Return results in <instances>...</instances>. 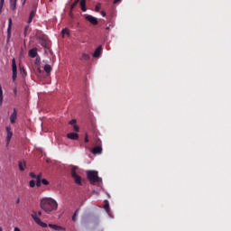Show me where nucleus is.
Listing matches in <instances>:
<instances>
[{"label":"nucleus","instance_id":"nucleus-1","mask_svg":"<svg viewBox=\"0 0 231 231\" xmlns=\"http://www.w3.org/2000/svg\"><path fill=\"white\" fill-rule=\"evenodd\" d=\"M40 208L47 214H50V212H53V210L59 208V204L57 203V200L52 198H42L40 200Z\"/></svg>","mask_w":231,"mask_h":231},{"label":"nucleus","instance_id":"nucleus-2","mask_svg":"<svg viewBox=\"0 0 231 231\" xmlns=\"http://www.w3.org/2000/svg\"><path fill=\"white\" fill-rule=\"evenodd\" d=\"M87 178L89 180L91 185H95V183H100V181H102V179L98 177V171H88Z\"/></svg>","mask_w":231,"mask_h":231},{"label":"nucleus","instance_id":"nucleus-3","mask_svg":"<svg viewBox=\"0 0 231 231\" xmlns=\"http://www.w3.org/2000/svg\"><path fill=\"white\" fill-rule=\"evenodd\" d=\"M71 176L77 185H82V178L77 174V166L72 167Z\"/></svg>","mask_w":231,"mask_h":231},{"label":"nucleus","instance_id":"nucleus-4","mask_svg":"<svg viewBox=\"0 0 231 231\" xmlns=\"http://www.w3.org/2000/svg\"><path fill=\"white\" fill-rule=\"evenodd\" d=\"M84 17L86 21H88V23H90V24H93V26H97V24H98V19H97V17L90 14H85Z\"/></svg>","mask_w":231,"mask_h":231},{"label":"nucleus","instance_id":"nucleus-5","mask_svg":"<svg viewBox=\"0 0 231 231\" xmlns=\"http://www.w3.org/2000/svg\"><path fill=\"white\" fill-rule=\"evenodd\" d=\"M5 131L7 133L6 135V145H10V142L12 140V137L14 136V132H12V127L6 126Z\"/></svg>","mask_w":231,"mask_h":231},{"label":"nucleus","instance_id":"nucleus-6","mask_svg":"<svg viewBox=\"0 0 231 231\" xmlns=\"http://www.w3.org/2000/svg\"><path fill=\"white\" fill-rule=\"evenodd\" d=\"M12 69H13V82H15L17 79V64L15 63V59L12 60Z\"/></svg>","mask_w":231,"mask_h":231},{"label":"nucleus","instance_id":"nucleus-7","mask_svg":"<svg viewBox=\"0 0 231 231\" xmlns=\"http://www.w3.org/2000/svg\"><path fill=\"white\" fill-rule=\"evenodd\" d=\"M12 37V18L8 19V28H7V42L10 41Z\"/></svg>","mask_w":231,"mask_h":231},{"label":"nucleus","instance_id":"nucleus-8","mask_svg":"<svg viewBox=\"0 0 231 231\" xmlns=\"http://www.w3.org/2000/svg\"><path fill=\"white\" fill-rule=\"evenodd\" d=\"M37 39L40 41V44L43 47L46 48L48 46V42H46V36L42 35V36H37Z\"/></svg>","mask_w":231,"mask_h":231},{"label":"nucleus","instance_id":"nucleus-9","mask_svg":"<svg viewBox=\"0 0 231 231\" xmlns=\"http://www.w3.org/2000/svg\"><path fill=\"white\" fill-rule=\"evenodd\" d=\"M102 45H99L94 51L93 57L95 59H98V57H100V55H102Z\"/></svg>","mask_w":231,"mask_h":231},{"label":"nucleus","instance_id":"nucleus-10","mask_svg":"<svg viewBox=\"0 0 231 231\" xmlns=\"http://www.w3.org/2000/svg\"><path fill=\"white\" fill-rule=\"evenodd\" d=\"M35 14H37V9H32L27 22L28 24L32 23V21H33V17H35Z\"/></svg>","mask_w":231,"mask_h":231},{"label":"nucleus","instance_id":"nucleus-11","mask_svg":"<svg viewBox=\"0 0 231 231\" xmlns=\"http://www.w3.org/2000/svg\"><path fill=\"white\" fill-rule=\"evenodd\" d=\"M15 120H17V109L14 108V112L10 116L11 124H15Z\"/></svg>","mask_w":231,"mask_h":231},{"label":"nucleus","instance_id":"nucleus-12","mask_svg":"<svg viewBox=\"0 0 231 231\" xmlns=\"http://www.w3.org/2000/svg\"><path fill=\"white\" fill-rule=\"evenodd\" d=\"M92 154H102V146H96L91 150Z\"/></svg>","mask_w":231,"mask_h":231},{"label":"nucleus","instance_id":"nucleus-13","mask_svg":"<svg viewBox=\"0 0 231 231\" xmlns=\"http://www.w3.org/2000/svg\"><path fill=\"white\" fill-rule=\"evenodd\" d=\"M49 228H52V230H58V231L66 230V228H64L60 226H57L55 224H49Z\"/></svg>","mask_w":231,"mask_h":231},{"label":"nucleus","instance_id":"nucleus-14","mask_svg":"<svg viewBox=\"0 0 231 231\" xmlns=\"http://www.w3.org/2000/svg\"><path fill=\"white\" fill-rule=\"evenodd\" d=\"M29 57H31V59L37 57V48H32L29 51Z\"/></svg>","mask_w":231,"mask_h":231},{"label":"nucleus","instance_id":"nucleus-15","mask_svg":"<svg viewBox=\"0 0 231 231\" xmlns=\"http://www.w3.org/2000/svg\"><path fill=\"white\" fill-rule=\"evenodd\" d=\"M67 137L69 139V140H79V134H76V133H69L67 134Z\"/></svg>","mask_w":231,"mask_h":231},{"label":"nucleus","instance_id":"nucleus-16","mask_svg":"<svg viewBox=\"0 0 231 231\" xmlns=\"http://www.w3.org/2000/svg\"><path fill=\"white\" fill-rule=\"evenodd\" d=\"M18 167H19V171H21L22 172L24 171V169H26V162L20 161L18 162Z\"/></svg>","mask_w":231,"mask_h":231},{"label":"nucleus","instance_id":"nucleus-17","mask_svg":"<svg viewBox=\"0 0 231 231\" xmlns=\"http://www.w3.org/2000/svg\"><path fill=\"white\" fill-rule=\"evenodd\" d=\"M89 59H91V56L88 53L83 52L79 60H89Z\"/></svg>","mask_w":231,"mask_h":231},{"label":"nucleus","instance_id":"nucleus-18","mask_svg":"<svg viewBox=\"0 0 231 231\" xmlns=\"http://www.w3.org/2000/svg\"><path fill=\"white\" fill-rule=\"evenodd\" d=\"M32 217L37 225H41V223L42 222V220H41L39 217H37V213L32 214Z\"/></svg>","mask_w":231,"mask_h":231},{"label":"nucleus","instance_id":"nucleus-19","mask_svg":"<svg viewBox=\"0 0 231 231\" xmlns=\"http://www.w3.org/2000/svg\"><path fill=\"white\" fill-rule=\"evenodd\" d=\"M11 10H15L17 8V0H10Z\"/></svg>","mask_w":231,"mask_h":231},{"label":"nucleus","instance_id":"nucleus-20","mask_svg":"<svg viewBox=\"0 0 231 231\" xmlns=\"http://www.w3.org/2000/svg\"><path fill=\"white\" fill-rule=\"evenodd\" d=\"M80 8L82 12L88 11V8H86V0H80Z\"/></svg>","mask_w":231,"mask_h":231},{"label":"nucleus","instance_id":"nucleus-21","mask_svg":"<svg viewBox=\"0 0 231 231\" xmlns=\"http://www.w3.org/2000/svg\"><path fill=\"white\" fill-rule=\"evenodd\" d=\"M44 71L47 75H50V73H51V66L49 64H46L44 66Z\"/></svg>","mask_w":231,"mask_h":231},{"label":"nucleus","instance_id":"nucleus-22","mask_svg":"<svg viewBox=\"0 0 231 231\" xmlns=\"http://www.w3.org/2000/svg\"><path fill=\"white\" fill-rule=\"evenodd\" d=\"M80 3V0H75L74 3L70 5V10L73 11L75 6H77Z\"/></svg>","mask_w":231,"mask_h":231},{"label":"nucleus","instance_id":"nucleus-23","mask_svg":"<svg viewBox=\"0 0 231 231\" xmlns=\"http://www.w3.org/2000/svg\"><path fill=\"white\" fill-rule=\"evenodd\" d=\"M0 106H3V87L0 85Z\"/></svg>","mask_w":231,"mask_h":231},{"label":"nucleus","instance_id":"nucleus-24","mask_svg":"<svg viewBox=\"0 0 231 231\" xmlns=\"http://www.w3.org/2000/svg\"><path fill=\"white\" fill-rule=\"evenodd\" d=\"M95 143L97 144V146L102 147V141L100 140V138H96Z\"/></svg>","mask_w":231,"mask_h":231},{"label":"nucleus","instance_id":"nucleus-25","mask_svg":"<svg viewBox=\"0 0 231 231\" xmlns=\"http://www.w3.org/2000/svg\"><path fill=\"white\" fill-rule=\"evenodd\" d=\"M104 208H105V210L109 212V202L107 200H105Z\"/></svg>","mask_w":231,"mask_h":231},{"label":"nucleus","instance_id":"nucleus-26","mask_svg":"<svg viewBox=\"0 0 231 231\" xmlns=\"http://www.w3.org/2000/svg\"><path fill=\"white\" fill-rule=\"evenodd\" d=\"M61 33H62V35H69V31L68 30V29H62V31H61Z\"/></svg>","mask_w":231,"mask_h":231},{"label":"nucleus","instance_id":"nucleus-27","mask_svg":"<svg viewBox=\"0 0 231 231\" xmlns=\"http://www.w3.org/2000/svg\"><path fill=\"white\" fill-rule=\"evenodd\" d=\"M5 5V0H0V14L3 12V6Z\"/></svg>","mask_w":231,"mask_h":231},{"label":"nucleus","instance_id":"nucleus-28","mask_svg":"<svg viewBox=\"0 0 231 231\" xmlns=\"http://www.w3.org/2000/svg\"><path fill=\"white\" fill-rule=\"evenodd\" d=\"M29 186L31 187V189H33V187H35V180H30Z\"/></svg>","mask_w":231,"mask_h":231},{"label":"nucleus","instance_id":"nucleus-29","mask_svg":"<svg viewBox=\"0 0 231 231\" xmlns=\"http://www.w3.org/2000/svg\"><path fill=\"white\" fill-rule=\"evenodd\" d=\"M42 185H50V181H48V180H46V179H42Z\"/></svg>","mask_w":231,"mask_h":231},{"label":"nucleus","instance_id":"nucleus-30","mask_svg":"<svg viewBox=\"0 0 231 231\" xmlns=\"http://www.w3.org/2000/svg\"><path fill=\"white\" fill-rule=\"evenodd\" d=\"M70 125H77V119H72L69 121Z\"/></svg>","mask_w":231,"mask_h":231},{"label":"nucleus","instance_id":"nucleus-31","mask_svg":"<svg viewBox=\"0 0 231 231\" xmlns=\"http://www.w3.org/2000/svg\"><path fill=\"white\" fill-rule=\"evenodd\" d=\"M73 129H74V131H76V133H79V131L80 130V128L77 125H73Z\"/></svg>","mask_w":231,"mask_h":231},{"label":"nucleus","instance_id":"nucleus-32","mask_svg":"<svg viewBox=\"0 0 231 231\" xmlns=\"http://www.w3.org/2000/svg\"><path fill=\"white\" fill-rule=\"evenodd\" d=\"M93 223L97 226L100 223V221L98 220V218H94Z\"/></svg>","mask_w":231,"mask_h":231},{"label":"nucleus","instance_id":"nucleus-33","mask_svg":"<svg viewBox=\"0 0 231 231\" xmlns=\"http://www.w3.org/2000/svg\"><path fill=\"white\" fill-rule=\"evenodd\" d=\"M40 226H42V228H46L48 226V224L42 222V223H40Z\"/></svg>","mask_w":231,"mask_h":231},{"label":"nucleus","instance_id":"nucleus-34","mask_svg":"<svg viewBox=\"0 0 231 231\" xmlns=\"http://www.w3.org/2000/svg\"><path fill=\"white\" fill-rule=\"evenodd\" d=\"M96 12H100V4H97L95 7Z\"/></svg>","mask_w":231,"mask_h":231},{"label":"nucleus","instance_id":"nucleus-35","mask_svg":"<svg viewBox=\"0 0 231 231\" xmlns=\"http://www.w3.org/2000/svg\"><path fill=\"white\" fill-rule=\"evenodd\" d=\"M41 183H42V180H36V186H37V187H41Z\"/></svg>","mask_w":231,"mask_h":231},{"label":"nucleus","instance_id":"nucleus-36","mask_svg":"<svg viewBox=\"0 0 231 231\" xmlns=\"http://www.w3.org/2000/svg\"><path fill=\"white\" fill-rule=\"evenodd\" d=\"M89 142V138L88 137V134H85V143Z\"/></svg>","mask_w":231,"mask_h":231},{"label":"nucleus","instance_id":"nucleus-37","mask_svg":"<svg viewBox=\"0 0 231 231\" xmlns=\"http://www.w3.org/2000/svg\"><path fill=\"white\" fill-rule=\"evenodd\" d=\"M30 176L31 178H33V179L37 178V175L34 172H30Z\"/></svg>","mask_w":231,"mask_h":231},{"label":"nucleus","instance_id":"nucleus-38","mask_svg":"<svg viewBox=\"0 0 231 231\" xmlns=\"http://www.w3.org/2000/svg\"><path fill=\"white\" fill-rule=\"evenodd\" d=\"M42 178V174H41V173L36 176V180H41Z\"/></svg>","mask_w":231,"mask_h":231},{"label":"nucleus","instance_id":"nucleus-39","mask_svg":"<svg viewBox=\"0 0 231 231\" xmlns=\"http://www.w3.org/2000/svg\"><path fill=\"white\" fill-rule=\"evenodd\" d=\"M72 221H77V215H75V214H73V216H72Z\"/></svg>","mask_w":231,"mask_h":231},{"label":"nucleus","instance_id":"nucleus-40","mask_svg":"<svg viewBox=\"0 0 231 231\" xmlns=\"http://www.w3.org/2000/svg\"><path fill=\"white\" fill-rule=\"evenodd\" d=\"M101 15H102V17H106V12L105 11H101Z\"/></svg>","mask_w":231,"mask_h":231},{"label":"nucleus","instance_id":"nucleus-41","mask_svg":"<svg viewBox=\"0 0 231 231\" xmlns=\"http://www.w3.org/2000/svg\"><path fill=\"white\" fill-rule=\"evenodd\" d=\"M28 28H29V26H26L25 28H24V35L26 36V32H28Z\"/></svg>","mask_w":231,"mask_h":231},{"label":"nucleus","instance_id":"nucleus-42","mask_svg":"<svg viewBox=\"0 0 231 231\" xmlns=\"http://www.w3.org/2000/svg\"><path fill=\"white\" fill-rule=\"evenodd\" d=\"M122 0H114V5H116L117 3H120Z\"/></svg>","mask_w":231,"mask_h":231},{"label":"nucleus","instance_id":"nucleus-43","mask_svg":"<svg viewBox=\"0 0 231 231\" xmlns=\"http://www.w3.org/2000/svg\"><path fill=\"white\" fill-rule=\"evenodd\" d=\"M19 203H21V199L18 198V199H16V205H19Z\"/></svg>","mask_w":231,"mask_h":231},{"label":"nucleus","instance_id":"nucleus-44","mask_svg":"<svg viewBox=\"0 0 231 231\" xmlns=\"http://www.w3.org/2000/svg\"><path fill=\"white\" fill-rule=\"evenodd\" d=\"M74 215H75V216H79V209H77V210L74 212Z\"/></svg>","mask_w":231,"mask_h":231},{"label":"nucleus","instance_id":"nucleus-45","mask_svg":"<svg viewBox=\"0 0 231 231\" xmlns=\"http://www.w3.org/2000/svg\"><path fill=\"white\" fill-rule=\"evenodd\" d=\"M14 94L17 95V88H14Z\"/></svg>","mask_w":231,"mask_h":231},{"label":"nucleus","instance_id":"nucleus-46","mask_svg":"<svg viewBox=\"0 0 231 231\" xmlns=\"http://www.w3.org/2000/svg\"><path fill=\"white\" fill-rule=\"evenodd\" d=\"M14 231H21L19 227H14Z\"/></svg>","mask_w":231,"mask_h":231},{"label":"nucleus","instance_id":"nucleus-47","mask_svg":"<svg viewBox=\"0 0 231 231\" xmlns=\"http://www.w3.org/2000/svg\"><path fill=\"white\" fill-rule=\"evenodd\" d=\"M38 216H42V211H38Z\"/></svg>","mask_w":231,"mask_h":231},{"label":"nucleus","instance_id":"nucleus-48","mask_svg":"<svg viewBox=\"0 0 231 231\" xmlns=\"http://www.w3.org/2000/svg\"><path fill=\"white\" fill-rule=\"evenodd\" d=\"M106 30H109V26L106 28Z\"/></svg>","mask_w":231,"mask_h":231},{"label":"nucleus","instance_id":"nucleus-49","mask_svg":"<svg viewBox=\"0 0 231 231\" xmlns=\"http://www.w3.org/2000/svg\"><path fill=\"white\" fill-rule=\"evenodd\" d=\"M38 71L41 73V69H38Z\"/></svg>","mask_w":231,"mask_h":231},{"label":"nucleus","instance_id":"nucleus-50","mask_svg":"<svg viewBox=\"0 0 231 231\" xmlns=\"http://www.w3.org/2000/svg\"><path fill=\"white\" fill-rule=\"evenodd\" d=\"M0 231H3V228H2V227H0Z\"/></svg>","mask_w":231,"mask_h":231},{"label":"nucleus","instance_id":"nucleus-51","mask_svg":"<svg viewBox=\"0 0 231 231\" xmlns=\"http://www.w3.org/2000/svg\"><path fill=\"white\" fill-rule=\"evenodd\" d=\"M51 2L53 1V0H50Z\"/></svg>","mask_w":231,"mask_h":231}]
</instances>
